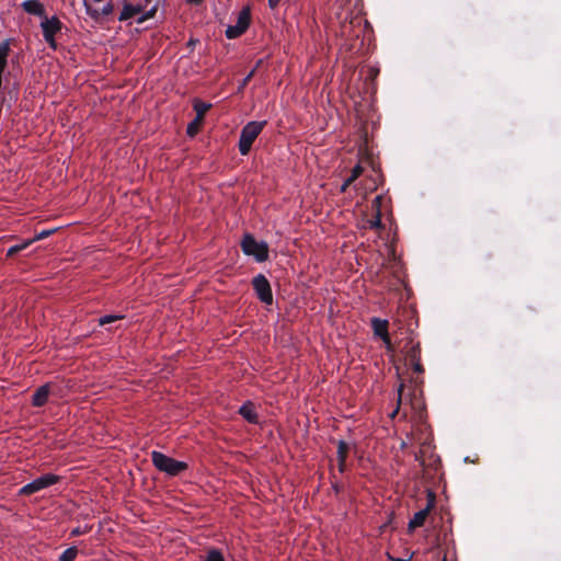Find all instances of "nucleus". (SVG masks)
I'll use <instances>...</instances> for the list:
<instances>
[{
  "label": "nucleus",
  "mask_w": 561,
  "mask_h": 561,
  "mask_svg": "<svg viewBox=\"0 0 561 561\" xmlns=\"http://www.w3.org/2000/svg\"><path fill=\"white\" fill-rule=\"evenodd\" d=\"M153 466L161 472L170 476L178 477L188 469V465L184 461L176 460L163 453L153 450L150 454Z\"/></svg>",
  "instance_id": "1"
},
{
  "label": "nucleus",
  "mask_w": 561,
  "mask_h": 561,
  "mask_svg": "<svg viewBox=\"0 0 561 561\" xmlns=\"http://www.w3.org/2000/svg\"><path fill=\"white\" fill-rule=\"evenodd\" d=\"M266 124H267L266 121H261V122L252 121V122L247 123L242 127L241 133H240L239 144H238L239 152L242 156H247L250 152L253 142L255 141L257 136L262 133V130L264 129Z\"/></svg>",
  "instance_id": "2"
},
{
  "label": "nucleus",
  "mask_w": 561,
  "mask_h": 561,
  "mask_svg": "<svg viewBox=\"0 0 561 561\" xmlns=\"http://www.w3.org/2000/svg\"><path fill=\"white\" fill-rule=\"evenodd\" d=\"M241 249L245 255L253 256L256 262H265L268 259V245L264 241H256L255 238L245 233L241 241Z\"/></svg>",
  "instance_id": "3"
},
{
  "label": "nucleus",
  "mask_w": 561,
  "mask_h": 561,
  "mask_svg": "<svg viewBox=\"0 0 561 561\" xmlns=\"http://www.w3.org/2000/svg\"><path fill=\"white\" fill-rule=\"evenodd\" d=\"M59 481H60L59 476H56L54 473H46V474H43L39 478L33 480L32 482L23 485L20 489L19 494L25 495V496L32 495L41 490H44L48 486L56 484Z\"/></svg>",
  "instance_id": "4"
},
{
  "label": "nucleus",
  "mask_w": 561,
  "mask_h": 561,
  "mask_svg": "<svg viewBox=\"0 0 561 561\" xmlns=\"http://www.w3.org/2000/svg\"><path fill=\"white\" fill-rule=\"evenodd\" d=\"M252 286H253V289L255 291L257 299L261 302H263L265 305L273 304L272 287H271V284L265 275L257 274L256 276H254L252 279Z\"/></svg>",
  "instance_id": "5"
},
{
  "label": "nucleus",
  "mask_w": 561,
  "mask_h": 561,
  "mask_svg": "<svg viewBox=\"0 0 561 561\" xmlns=\"http://www.w3.org/2000/svg\"><path fill=\"white\" fill-rule=\"evenodd\" d=\"M250 11L249 9H243L238 16V21L234 25H229L226 31L225 35L229 39L237 38L241 36L249 27L250 25Z\"/></svg>",
  "instance_id": "6"
},
{
  "label": "nucleus",
  "mask_w": 561,
  "mask_h": 561,
  "mask_svg": "<svg viewBox=\"0 0 561 561\" xmlns=\"http://www.w3.org/2000/svg\"><path fill=\"white\" fill-rule=\"evenodd\" d=\"M435 505V495L433 492L428 491V501L426 506L423 510L416 512L413 517L409 522V529L413 530L415 528L422 527L431 512V510Z\"/></svg>",
  "instance_id": "7"
},
{
  "label": "nucleus",
  "mask_w": 561,
  "mask_h": 561,
  "mask_svg": "<svg viewBox=\"0 0 561 561\" xmlns=\"http://www.w3.org/2000/svg\"><path fill=\"white\" fill-rule=\"evenodd\" d=\"M50 393V385L45 383L36 389V391L32 396V405L35 408H42L44 407L47 401Z\"/></svg>",
  "instance_id": "8"
},
{
  "label": "nucleus",
  "mask_w": 561,
  "mask_h": 561,
  "mask_svg": "<svg viewBox=\"0 0 561 561\" xmlns=\"http://www.w3.org/2000/svg\"><path fill=\"white\" fill-rule=\"evenodd\" d=\"M239 414L251 424L259 423V415L255 405L251 401H247L239 409Z\"/></svg>",
  "instance_id": "9"
},
{
  "label": "nucleus",
  "mask_w": 561,
  "mask_h": 561,
  "mask_svg": "<svg viewBox=\"0 0 561 561\" xmlns=\"http://www.w3.org/2000/svg\"><path fill=\"white\" fill-rule=\"evenodd\" d=\"M43 34L56 35L60 32L62 27V23L57 16H53L50 19L45 18V20L41 23Z\"/></svg>",
  "instance_id": "10"
},
{
  "label": "nucleus",
  "mask_w": 561,
  "mask_h": 561,
  "mask_svg": "<svg viewBox=\"0 0 561 561\" xmlns=\"http://www.w3.org/2000/svg\"><path fill=\"white\" fill-rule=\"evenodd\" d=\"M388 320L373 318L371 319V328L375 335L379 336L382 341H386L385 337L389 334L388 332Z\"/></svg>",
  "instance_id": "11"
},
{
  "label": "nucleus",
  "mask_w": 561,
  "mask_h": 561,
  "mask_svg": "<svg viewBox=\"0 0 561 561\" xmlns=\"http://www.w3.org/2000/svg\"><path fill=\"white\" fill-rule=\"evenodd\" d=\"M25 12L33 15L43 16L45 14L44 5L38 0H26L22 3Z\"/></svg>",
  "instance_id": "12"
},
{
  "label": "nucleus",
  "mask_w": 561,
  "mask_h": 561,
  "mask_svg": "<svg viewBox=\"0 0 561 561\" xmlns=\"http://www.w3.org/2000/svg\"><path fill=\"white\" fill-rule=\"evenodd\" d=\"M405 348H407V351H405V358L410 363L421 360V345H420V342L413 343V341L411 340L405 345Z\"/></svg>",
  "instance_id": "13"
},
{
  "label": "nucleus",
  "mask_w": 561,
  "mask_h": 561,
  "mask_svg": "<svg viewBox=\"0 0 561 561\" xmlns=\"http://www.w3.org/2000/svg\"><path fill=\"white\" fill-rule=\"evenodd\" d=\"M141 11H142V5H140V4L133 5L130 3H125L118 20L127 21V20L134 18L135 15L139 14Z\"/></svg>",
  "instance_id": "14"
},
{
  "label": "nucleus",
  "mask_w": 561,
  "mask_h": 561,
  "mask_svg": "<svg viewBox=\"0 0 561 561\" xmlns=\"http://www.w3.org/2000/svg\"><path fill=\"white\" fill-rule=\"evenodd\" d=\"M211 107L210 103L203 102L198 99L194 100L193 102V108L196 113L197 121H204L205 114L209 111Z\"/></svg>",
  "instance_id": "15"
},
{
  "label": "nucleus",
  "mask_w": 561,
  "mask_h": 561,
  "mask_svg": "<svg viewBox=\"0 0 561 561\" xmlns=\"http://www.w3.org/2000/svg\"><path fill=\"white\" fill-rule=\"evenodd\" d=\"M350 453V445L344 440L337 442V462H345Z\"/></svg>",
  "instance_id": "16"
},
{
  "label": "nucleus",
  "mask_w": 561,
  "mask_h": 561,
  "mask_svg": "<svg viewBox=\"0 0 561 561\" xmlns=\"http://www.w3.org/2000/svg\"><path fill=\"white\" fill-rule=\"evenodd\" d=\"M78 556L77 547L66 549L59 557V561H75Z\"/></svg>",
  "instance_id": "17"
},
{
  "label": "nucleus",
  "mask_w": 561,
  "mask_h": 561,
  "mask_svg": "<svg viewBox=\"0 0 561 561\" xmlns=\"http://www.w3.org/2000/svg\"><path fill=\"white\" fill-rule=\"evenodd\" d=\"M204 121H197V117H195L188 125H187V128H186V134L190 136V137H194L198 130H199V127L201 125L203 124Z\"/></svg>",
  "instance_id": "18"
},
{
  "label": "nucleus",
  "mask_w": 561,
  "mask_h": 561,
  "mask_svg": "<svg viewBox=\"0 0 561 561\" xmlns=\"http://www.w3.org/2000/svg\"><path fill=\"white\" fill-rule=\"evenodd\" d=\"M30 244H32V241L27 240L21 244H15V245L10 247L7 251V256H13V255L18 254L20 251L26 249Z\"/></svg>",
  "instance_id": "19"
},
{
  "label": "nucleus",
  "mask_w": 561,
  "mask_h": 561,
  "mask_svg": "<svg viewBox=\"0 0 561 561\" xmlns=\"http://www.w3.org/2000/svg\"><path fill=\"white\" fill-rule=\"evenodd\" d=\"M123 318H124V316H119V314H107V316L101 317L99 319V325L103 327L105 324L113 323V322H115L117 320H121Z\"/></svg>",
  "instance_id": "20"
},
{
  "label": "nucleus",
  "mask_w": 561,
  "mask_h": 561,
  "mask_svg": "<svg viewBox=\"0 0 561 561\" xmlns=\"http://www.w3.org/2000/svg\"><path fill=\"white\" fill-rule=\"evenodd\" d=\"M261 64H262V60H259V61L256 62L255 68H254V69H252V70L247 75V77H244V78H243V80L241 81V83H240V85H239V88H238V90H239V91H242V90L248 85V83H249V82L251 81V79L253 78V76H254V73H255V70L257 69V67H260V65H261Z\"/></svg>",
  "instance_id": "21"
},
{
  "label": "nucleus",
  "mask_w": 561,
  "mask_h": 561,
  "mask_svg": "<svg viewBox=\"0 0 561 561\" xmlns=\"http://www.w3.org/2000/svg\"><path fill=\"white\" fill-rule=\"evenodd\" d=\"M368 224H369V227L373 228V229H380V228H382L383 225H382V221H381V210L378 209L376 211L375 218L369 220Z\"/></svg>",
  "instance_id": "22"
},
{
  "label": "nucleus",
  "mask_w": 561,
  "mask_h": 561,
  "mask_svg": "<svg viewBox=\"0 0 561 561\" xmlns=\"http://www.w3.org/2000/svg\"><path fill=\"white\" fill-rule=\"evenodd\" d=\"M56 231H57V228L42 230L41 232L36 233L35 237L33 239H31L30 241H32V243H33L35 241L43 240V239L51 236Z\"/></svg>",
  "instance_id": "23"
},
{
  "label": "nucleus",
  "mask_w": 561,
  "mask_h": 561,
  "mask_svg": "<svg viewBox=\"0 0 561 561\" xmlns=\"http://www.w3.org/2000/svg\"><path fill=\"white\" fill-rule=\"evenodd\" d=\"M205 561H225V559L219 550L213 549L208 551Z\"/></svg>",
  "instance_id": "24"
},
{
  "label": "nucleus",
  "mask_w": 561,
  "mask_h": 561,
  "mask_svg": "<svg viewBox=\"0 0 561 561\" xmlns=\"http://www.w3.org/2000/svg\"><path fill=\"white\" fill-rule=\"evenodd\" d=\"M403 389H404V383L401 382L398 387V404H397V408L390 414L391 419H394V416L399 413Z\"/></svg>",
  "instance_id": "25"
},
{
  "label": "nucleus",
  "mask_w": 561,
  "mask_h": 561,
  "mask_svg": "<svg viewBox=\"0 0 561 561\" xmlns=\"http://www.w3.org/2000/svg\"><path fill=\"white\" fill-rule=\"evenodd\" d=\"M422 449L415 454V460L422 466L424 467L425 466V459H424V448H430L431 447V444L430 443H424L422 445Z\"/></svg>",
  "instance_id": "26"
},
{
  "label": "nucleus",
  "mask_w": 561,
  "mask_h": 561,
  "mask_svg": "<svg viewBox=\"0 0 561 561\" xmlns=\"http://www.w3.org/2000/svg\"><path fill=\"white\" fill-rule=\"evenodd\" d=\"M157 5H153L150 10H148L147 12H145L139 19H138V23H142L151 18L154 16L156 12H157Z\"/></svg>",
  "instance_id": "27"
},
{
  "label": "nucleus",
  "mask_w": 561,
  "mask_h": 561,
  "mask_svg": "<svg viewBox=\"0 0 561 561\" xmlns=\"http://www.w3.org/2000/svg\"><path fill=\"white\" fill-rule=\"evenodd\" d=\"M90 530H91L90 526H84L83 528L82 527H76V528H73L70 531V537L81 536V535H84V534L89 533Z\"/></svg>",
  "instance_id": "28"
},
{
  "label": "nucleus",
  "mask_w": 561,
  "mask_h": 561,
  "mask_svg": "<svg viewBox=\"0 0 561 561\" xmlns=\"http://www.w3.org/2000/svg\"><path fill=\"white\" fill-rule=\"evenodd\" d=\"M364 169L360 164H356L351 171V181H356L363 173Z\"/></svg>",
  "instance_id": "29"
},
{
  "label": "nucleus",
  "mask_w": 561,
  "mask_h": 561,
  "mask_svg": "<svg viewBox=\"0 0 561 561\" xmlns=\"http://www.w3.org/2000/svg\"><path fill=\"white\" fill-rule=\"evenodd\" d=\"M43 37H44L45 42L49 45V47H51L53 49L57 48L55 35L43 34Z\"/></svg>",
  "instance_id": "30"
},
{
  "label": "nucleus",
  "mask_w": 561,
  "mask_h": 561,
  "mask_svg": "<svg viewBox=\"0 0 561 561\" xmlns=\"http://www.w3.org/2000/svg\"><path fill=\"white\" fill-rule=\"evenodd\" d=\"M412 365V369L414 373L416 374H423L424 373V367L421 363V360L419 362H413V363H410Z\"/></svg>",
  "instance_id": "31"
},
{
  "label": "nucleus",
  "mask_w": 561,
  "mask_h": 561,
  "mask_svg": "<svg viewBox=\"0 0 561 561\" xmlns=\"http://www.w3.org/2000/svg\"><path fill=\"white\" fill-rule=\"evenodd\" d=\"M382 195H377L373 201V206L376 208V211L379 209L381 210V203H382Z\"/></svg>",
  "instance_id": "32"
},
{
  "label": "nucleus",
  "mask_w": 561,
  "mask_h": 561,
  "mask_svg": "<svg viewBox=\"0 0 561 561\" xmlns=\"http://www.w3.org/2000/svg\"><path fill=\"white\" fill-rule=\"evenodd\" d=\"M431 463L430 466L434 467V469H437V465L440 462V459L437 455L432 454L430 456Z\"/></svg>",
  "instance_id": "33"
},
{
  "label": "nucleus",
  "mask_w": 561,
  "mask_h": 561,
  "mask_svg": "<svg viewBox=\"0 0 561 561\" xmlns=\"http://www.w3.org/2000/svg\"><path fill=\"white\" fill-rule=\"evenodd\" d=\"M385 339H386V341H382V342L385 343L387 351L388 352H392L393 351V345L391 343L389 334Z\"/></svg>",
  "instance_id": "34"
},
{
  "label": "nucleus",
  "mask_w": 561,
  "mask_h": 561,
  "mask_svg": "<svg viewBox=\"0 0 561 561\" xmlns=\"http://www.w3.org/2000/svg\"><path fill=\"white\" fill-rule=\"evenodd\" d=\"M113 11V5L111 3H107L103 9H102V14L103 15H108L111 14Z\"/></svg>",
  "instance_id": "35"
},
{
  "label": "nucleus",
  "mask_w": 561,
  "mask_h": 561,
  "mask_svg": "<svg viewBox=\"0 0 561 561\" xmlns=\"http://www.w3.org/2000/svg\"><path fill=\"white\" fill-rule=\"evenodd\" d=\"M337 468H339L340 473H344L345 470H346V461L345 462H339L337 463Z\"/></svg>",
  "instance_id": "36"
},
{
  "label": "nucleus",
  "mask_w": 561,
  "mask_h": 561,
  "mask_svg": "<svg viewBox=\"0 0 561 561\" xmlns=\"http://www.w3.org/2000/svg\"><path fill=\"white\" fill-rule=\"evenodd\" d=\"M280 0H268V5L271 9H275Z\"/></svg>",
  "instance_id": "37"
},
{
  "label": "nucleus",
  "mask_w": 561,
  "mask_h": 561,
  "mask_svg": "<svg viewBox=\"0 0 561 561\" xmlns=\"http://www.w3.org/2000/svg\"><path fill=\"white\" fill-rule=\"evenodd\" d=\"M9 93L11 94V98L16 99L18 98V93H19L18 92V88L14 87L13 90H11Z\"/></svg>",
  "instance_id": "38"
},
{
  "label": "nucleus",
  "mask_w": 561,
  "mask_h": 561,
  "mask_svg": "<svg viewBox=\"0 0 561 561\" xmlns=\"http://www.w3.org/2000/svg\"><path fill=\"white\" fill-rule=\"evenodd\" d=\"M188 3L191 4H201L203 2V0H187Z\"/></svg>",
  "instance_id": "39"
},
{
  "label": "nucleus",
  "mask_w": 561,
  "mask_h": 561,
  "mask_svg": "<svg viewBox=\"0 0 561 561\" xmlns=\"http://www.w3.org/2000/svg\"><path fill=\"white\" fill-rule=\"evenodd\" d=\"M348 187H350V186H348V185H346V183H343V184L341 185L340 191H341L342 193H344V192H346V190H347Z\"/></svg>",
  "instance_id": "40"
},
{
  "label": "nucleus",
  "mask_w": 561,
  "mask_h": 561,
  "mask_svg": "<svg viewBox=\"0 0 561 561\" xmlns=\"http://www.w3.org/2000/svg\"><path fill=\"white\" fill-rule=\"evenodd\" d=\"M355 181H351V176H348L344 183H346V185L351 186Z\"/></svg>",
  "instance_id": "41"
},
{
  "label": "nucleus",
  "mask_w": 561,
  "mask_h": 561,
  "mask_svg": "<svg viewBox=\"0 0 561 561\" xmlns=\"http://www.w3.org/2000/svg\"><path fill=\"white\" fill-rule=\"evenodd\" d=\"M196 42H197L196 39H190L188 45L190 46L195 45Z\"/></svg>",
  "instance_id": "42"
},
{
  "label": "nucleus",
  "mask_w": 561,
  "mask_h": 561,
  "mask_svg": "<svg viewBox=\"0 0 561 561\" xmlns=\"http://www.w3.org/2000/svg\"><path fill=\"white\" fill-rule=\"evenodd\" d=\"M393 561H410V560L397 558V559H393Z\"/></svg>",
  "instance_id": "43"
},
{
  "label": "nucleus",
  "mask_w": 561,
  "mask_h": 561,
  "mask_svg": "<svg viewBox=\"0 0 561 561\" xmlns=\"http://www.w3.org/2000/svg\"><path fill=\"white\" fill-rule=\"evenodd\" d=\"M151 0H145L146 4H148Z\"/></svg>",
  "instance_id": "44"
}]
</instances>
